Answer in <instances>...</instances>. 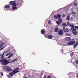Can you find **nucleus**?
<instances>
[{
  "label": "nucleus",
  "instance_id": "423d86ee",
  "mask_svg": "<svg viewBox=\"0 0 78 78\" xmlns=\"http://www.w3.org/2000/svg\"><path fill=\"white\" fill-rule=\"evenodd\" d=\"M58 33L59 35H60V36H62V35L64 34V31H63V30H58Z\"/></svg>",
  "mask_w": 78,
  "mask_h": 78
},
{
  "label": "nucleus",
  "instance_id": "f8f14e48",
  "mask_svg": "<svg viewBox=\"0 0 78 78\" xmlns=\"http://www.w3.org/2000/svg\"><path fill=\"white\" fill-rule=\"evenodd\" d=\"M56 23H57V25H59L61 24V23H62L61 22H60V21H56Z\"/></svg>",
  "mask_w": 78,
  "mask_h": 78
},
{
  "label": "nucleus",
  "instance_id": "f704fd0d",
  "mask_svg": "<svg viewBox=\"0 0 78 78\" xmlns=\"http://www.w3.org/2000/svg\"><path fill=\"white\" fill-rule=\"evenodd\" d=\"M7 77H8V78H10V76H9V75H8L7 76Z\"/></svg>",
  "mask_w": 78,
  "mask_h": 78
},
{
  "label": "nucleus",
  "instance_id": "c85d7f7f",
  "mask_svg": "<svg viewBox=\"0 0 78 78\" xmlns=\"http://www.w3.org/2000/svg\"><path fill=\"white\" fill-rule=\"evenodd\" d=\"M1 76H3V72H1Z\"/></svg>",
  "mask_w": 78,
  "mask_h": 78
},
{
  "label": "nucleus",
  "instance_id": "a211bd4d",
  "mask_svg": "<svg viewBox=\"0 0 78 78\" xmlns=\"http://www.w3.org/2000/svg\"><path fill=\"white\" fill-rule=\"evenodd\" d=\"M72 33L74 35H76L77 34V31H75L74 32H72Z\"/></svg>",
  "mask_w": 78,
  "mask_h": 78
},
{
  "label": "nucleus",
  "instance_id": "9d476101",
  "mask_svg": "<svg viewBox=\"0 0 78 78\" xmlns=\"http://www.w3.org/2000/svg\"><path fill=\"white\" fill-rule=\"evenodd\" d=\"M8 52V51H6L4 52V53L3 54L2 56H1V58L2 59V58H4L3 55H4V54H5V53H7Z\"/></svg>",
  "mask_w": 78,
  "mask_h": 78
},
{
  "label": "nucleus",
  "instance_id": "2eb2a0df",
  "mask_svg": "<svg viewBox=\"0 0 78 78\" xmlns=\"http://www.w3.org/2000/svg\"><path fill=\"white\" fill-rule=\"evenodd\" d=\"M71 30L73 31L72 32H74V31H76V28H74V27L73 28H72Z\"/></svg>",
  "mask_w": 78,
  "mask_h": 78
},
{
  "label": "nucleus",
  "instance_id": "393cba45",
  "mask_svg": "<svg viewBox=\"0 0 78 78\" xmlns=\"http://www.w3.org/2000/svg\"><path fill=\"white\" fill-rule=\"evenodd\" d=\"M67 25L68 26H70V25L71 24H70V23L69 22H68L67 23Z\"/></svg>",
  "mask_w": 78,
  "mask_h": 78
},
{
  "label": "nucleus",
  "instance_id": "9b49d317",
  "mask_svg": "<svg viewBox=\"0 0 78 78\" xmlns=\"http://www.w3.org/2000/svg\"><path fill=\"white\" fill-rule=\"evenodd\" d=\"M4 8H6L7 9H8L10 8V6L9 5H5V6L4 7Z\"/></svg>",
  "mask_w": 78,
  "mask_h": 78
},
{
  "label": "nucleus",
  "instance_id": "f03ea898",
  "mask_svg": "<svg viewBox=\"0 0 78 78\" xmlns=\"http://www.w3.org/2000/svg\"><path fill=\"white\" fill-rule=\"evenodd\" d=\"M19 68H16L14 70H13L12 72L10 73L9 75L11 76H12L16 74V73H18V72H19Z\"/></svg>",
  "mask_w": 78,
  "mask_h": 78
},
{
  "label": "nucleus",
  "instance_id": "7c9ffc66",
  "mask_svg": "<svg viewBox=\"0 0 78 78\" xmlns=\"http://www.w3.org/2000/svg\"><path fill=\"white\" fill-rule=\"evenodd\" d=\"M48 24H50L51 23V21H49L48 22Z\"/></svg>",
  "mask_w": 78,
  "mask_h": 78
},
{
  "label": "nucleus",
  "instance_id": "dca6fc26",
  "mask_svg": "<svg viewBox=\"0 0 78 78\" xmlns=\"http://www.w3.org/2000/svg\"><path fill=\"white\" fill-rule=\"evenodd\" d=\"M41 34H44L45 33V31L44 30L42 29L41 30Z\"/></svg>",
  "mask_w": 78,
  "mask_h": 78
},
{
  "label": "nucleus",
  "instance_id": "e433bc0d",
  "mask_svg": "<svg viewBox=\"0 0 78 78\" xmlns=\"http://www.w3.org/2000/svg\"><path fill=\"white\" fill-rule=\"evenodd\" d=\"M11 57L9 55V56L8 58H11Z\"/></svg>",
  "mask_w": 78,
  "mask_h": 78
},
{
  "label": "nucleus",
  "instance_id": "1a4fd4ad",
  "mask_svg": "<svg viewBox=\"0 0 78 78\" xmlns=\"http://www.w3.org/2000/svg\"><path fill=\"white\" fill-rule=\"evenodd\" d=\"M65 40L66 41H71V38L70 37H66L65 38Z\"/></svg>",
  "mask_w": 78,
  "mask_h": 78
},
{
  "label": "nucleus",
  "instance_id": "4c0bfd02",
  "mask_svg": "<svg viewBox=\"0 0 78 78\" xmlns=\"http://www.w3.org/2000/svg\"><path fill=\"white\" fill-rule=\"evenodd\" d=\"M76 63H78V60H77L76 61Z\"/></svg>",
  "mask_w": 78,
  "mask_h": 78
},
{
  "label": "nucleus",
  "instance_id": "bb28decb",
  "mask_svg": "<svg viewBox=\"0 0 78 78\" xmlns=\"http://www.w3.org/2000/svg\"><path fill=\"white\" fill-rule=\"evenodd\" d=\"M17 59H15L14 60H12V62H14L15 61H17Z\"/></svg>",
  "mask_w": 78,
  "mask_h": 78
},
{
  "label": "nucleus",
  "instance_id": "c756f323",
  "mask_svg": "<svg viewBox=\"0 0 78 78\" xmlns=\"http://www.w3.org/2000/svg\"><path fill=\"white\" fill-rule=\"evenodd\" d=\"M10 54V53H9L6 55L5 56H8Z\"/></svg>",
  "mask_w": 78,
  "mask_h": 78
},
{
  "label": "nucleus",
  "instance_id": "ddd939ff",
  "mask_svg": "<svg viewBox=\"0 0 78 78\" xmlns=\"http://www.w3.org/2000/svg\"><path fill=\"white\" fill-rule=\"evenodd\" d=\"M58 30H59V28H58V27H56L55 28V32H58Z\"/></svg>",
  "mask_w": 78,
  "mask_h": 78
},
{
  "label": "nucleus",
  "instance_id": "79ce46f5",
  "mask_svg": "<svg viewBox=\"0 0 78 78\" xmlns=\"http://www.w3.org/2000/svg\"><path fill=\"white\" fill-rule=\"evenodd\" d=\"M76 28H77V29H78V27H77Z\"/></svg>",
  "mask_w": 78,
  "mask_h": 78
},
{
  "label": "nucleus",
  "instance_id": "aec40b11",
  "mask_svg": "<svg viewBox=\"0 0 78 78\" xmlns=\"http://www.w3.org/2000/svg\"><path fill=\"white\" fill-rule=\"evenodd\" d=\"M66 36H71V35L70 34L68 33H66L65 34Z\"/></svg>",
  "mask_w": 78,
  "mask_h": 78
},
{
  "label": "nucleus",
  "instance_id": "7ed1b4c3",
  "mask_svg": "<svg viewBox=\"0 0 78 78\" xmlns=\"http://www.w3.org/2000/svg\"><path fill=\"white\" fill-rule=\"evenodd\" d=\"M0 62H2V64H3L4 66H6V65H7L8 64L10 63V62H9V61H8L7 59L5 60V59L0 60Z\"/></svg>",
  "mask_w": 78,
  "mask_h": 78
},
{
  "label": "nucleus",
  "instance_id": "49530a36",
  "mask_svg": "<svg viewBox=\"0 0 78 78\" xmlns=\"http://www.w3.org/2000/svg\"><path fill=\"white\" fill-rule=\"evenodd\" d=\"M77 19H78V18H77Z\"/></svg>",
  "mask_w": 78,
  "mask_h": 78
},
{
  "label": "nucleus",
  "instance_id": "f257e3e1",
  "mask_svg": "<svg viewBox=\"0 0 78 78\" xmlns=\"http://www.w3.org/2000/svg\"><path fill=\"white\" fill-rule=\"evenodd\" d=\"M75 41H72L68 43L67 44L69 45H73V44H74L73 46L74 48L75 49L78 45V41L76 42L75 44Z\"/></svg>",
  "mask_w": 78,
  "mask_h": 78
},
{
  "label": "nucleus",
  "instance_id": "473e14b6",
  "mask_svg": "<svg viewBox=\"0 0 78 78\" xmlns=\"http://www.w3.org/2000/svg\"><path fill=\"white\" fill-rule=\"evenodd\" d=\"M77 5V3H75L74 4V6H76Z\"/></svg>",
  "mask_w": 78,
  "mask_h": 78
},
{
  "label": "nucleus",
  "instance_id": "412c9836",
  "mask_svg": "<svg viewBox=\"0 0 78 78\" xmlns=\"http://www.w3.org/2000/svg\"><path fill=\"white\" fill-rule=\"evenodd\" d=\"M70 19V16H68L66 18L67 20H69Z\"/></svg>",
  "mask_w": 78,
  "mask_h": 78
},
{
  "label": "nucleus",
  "instance_id": "b1692460",
  "mask_svg": "<svg viewBox=\"0 0 78 78\" xmlns=\"http://www.w3.org/2000/svg\"><path fill=\"white\" fill-rule=\"evenodd\" d=\"M70 26L71 27H72V28H74V25H73L71 24Z\"/></svg>",
  "mask_w": 78,
  "mask_h": 78
},
{
  "label": "nucleus",
  "instance_id": "6e6552de",
  "mask_svg": "<svg viewBox=\"0 0 78 78\" xmlns=\"http://www.w3.org/2000/svg\"><path fill=\"white\" fill-rule=\"evenodd\" d=\"M63 30L64 32L65 33H67V32H69V30L67 28H66L65 27H63Z\"/></svg>",
  "mask_w": 78,
  "mask_h": 78
},
{
  "label": "nucleus",
  "instance_id": "5701e85b",
  "mask_svg": "<svg viewBox=\"0 0 78 78\" xmlns=\"http://www.w3.org/2000/svg\"><path fill=\"white\" fill-rule=\"evenodd\" d=\"M58 21L59 22H61L62 23V19L61 18H60L58 19Z\"/></svg>",
  "mask_w": 78,
  "mask_h": 78
},
{
  "label": "nucleus",
  "instance_id": "6ab92c4d",
  "mask_svg": "<svg viewBox=\"0 0 78 78\" xmlns=\"http://www.w3.org/2000/svg\"><path fill=\"white\" fill-rule=\"evenodd\" d=\"M62 26H63V27H67V24L66 23H63L62 24Z\"/></svg>",
  "mask_w": 78,
  "mask_h": 78
},
{
  "label": "nucleus",
  "instance_id": "2f4dec72",
  "mask_svg": "<svg viewBox=\"0 0 78 78\" xmlns=\"http://www.w3.org/2000/svg\"><path fill=\"white\" fill-rule=\"evenodd\" d=\"M10 56L11 57H12V56H13V54H11L10 55Z\"/></svg>",
  "mask_w": 78,
  "mask_h": 78
},
{
  "label": "nucleus",
  "instance_id": "f3484780",
  "mask_svg": "<svg viewBox=\"0 0 78 78\" xmlns=\"http://www.w3.org/2000/svg\"><path fill=\"white\" fill-rule=\"evenodd\" d=\"M4 43H2L1 44H0V48H1L3 46V45H4Z\"/></svg>",
  "mask_w": 78,
  "mask_h": 78
},
{
  "label": "nucleus",
  "instance_id": "a18cd8bd",
  "mask_svg": "<svg viewBox=\"0 0 78 78\" xmlns=\"http://www.w3.org/2000/svg\"><path fill=\"white\" fill-rule=\"evenodd\" d=\"M77 78H78V75L77 76Z\"/></svg>",
  "mask_w": 78,
  "mask_h": 78
},
{
  "label": "nucleus",
  "instance_id": "0eeeda50",
  "mask_svg": "<svg viewBox=\"0 0 78 78\" xmlns=\"http://www.w3.org/2000/svg\"><path fill=\"white\" fill-rule=\"evenodd\" d=\"M61 17V15L60 14H57V16L54 15V17L55 18V19H58V18H60Z\"/></svg>",
  "mask_w": 78,
  "mask_h": 78
},
{
  "label": "nucleus",
  "instance_id": "72a5a7b5",
  "mask_svg": "<svg viewBox=\"0 0 78 78\" xmlns=\"http://www.w3.org/2000/svg\"><path fill=\"white\" fill-rule=\"evenodd\" d=\"M47 78H51V76H48Z\"/></svg>",
  "mask_w": 78,
  "mask_h": 78
},
{
  "label": "nucleus",
  "instance_id": "a19ab883",
  "mask_svg": "<svg viewBox=\"0 0 78 78\" xmlns=\"http://www.w3.org/2000/svg\"><path fill=\"white\" fill-rule=\"evenodd\" d=\"M73 14H75V12H73Z\"/></svg>",
  "mask_w": 78,
  "mask_h": 78
},
{
  "label": "nucleus",
  "instance_id": "37998d69",
  "mask_svg": "<svg viewBox=\"0 0 78 78\" xmlns=\"http://www.w3.org/2000/svg\"><path fill=\"white\" fill-rule=\"evenodd\" d=\"M1 56V54L0 53V56Z\"/></svg>",
  "mask_w": 78,
  "mask_h": 78
},
{
  "label": "nucleus",
  "instance_id": "58836bf2",
  "mask_svg": "<svg viewBox=\"0 0 78 78\" xmlns=\"http://www.w3.org/2000/svg\"><path fill=\"white\" fill-rule=\"evenodd\" d=\"M44 78H47V77H46L45 76H44Z\"/></svg>",
  "mask_w": 78,
  "mask_h": 78
},
{
  "label": "nucleus",
  "instance_id": "20e7f679",
  "mask_svg": "<svg viewBox=\"0 0 78 78\" xmlns=\"http://www.w3.org/2000/svg\"><path fill=\"white\" fill-rule=\"evenodd\" d=\"M3 70H6L7 72H11V71H12V69H11V67L8 66H4L3 68Z\"/></svg>",
  "mask_w": 78,
  "mask_h": 78
},
{
  "label": "nucleus",
  "instance_id": "c9c22d12",
  "mask_svg": "<svg viewBox=\"0 0 78 78\" xmlns=\"http://www.w3.org/2000/svg\"><path fill=\"white\" fill-rule=\"evenodd\" d=\"M1 48V49H0V50H2V49H3V48Z\"/></svg>",
  "mask_w": 78,
  "mask_h": 78
},
{
  "label": "nucleus",
  "instance_id": "a878e982",
  "mask_svg": "<svg viewBox=\"0 0 78 78\" xmlns=\"http://www.w3.org/2000/svg\"><path fill=\"white\" fill-rule=\"evenodd\" d=\"M12 3H16V1H11L9 2L10 4Z\"/></svg>",
  "mask_w": 78,
  "mask_h": 78
},
{
  "label": "nucleus",
  "instance_id": "cd10ccee",
  "mask_svg": "<svg viewBox=\"0 0 78 78\" xmlns=\"http://www.w3.org/2000/svg\"><path fill=\"white\" fill-rule=\"evenodd\" d=\"M66 14H64L62 15V17H66Z\"/></svg>",
  "mask_w": 78,
  "mask_h": 78
},
{
  "label": "nucleus",
  "instance_id": "4468645a",
  "mask_svg": "<svg viewBox=\"0 0 78 78\" xmlns=\"http://www.w3.org/2000/svg\"><path fill=\"white\" fill-rule=\"evenodd\" d=\"M48 39H51L53 38V36L52 35H49L47 37Z\"/></svg>",
  "mask_w": 78,
  "mask_h": 78
},
{
  "label": "nucleus",
  "instance_id": "39448f33",
  "mask_svg": "<svg viewBox=\"0 0 78 78\" xmlns=\"http://www.w3.org/2000/svg\"><path fill=\"white\" fill-rule=\"evenodd\" d=\"M17 4L16 3H12V4H10L9 5H12V9H17V5H16Z\"/></svg>",
  "mask_w": 78,
  "mask_h": 78
},
{
  "label": "nucleus",
  "instance_id": "4be33fe9",
  "mask_svg": "<svg viewBox=\"0 0 78 78\" xmlns=\"http://www.w3.org/2000/svg\"><path fill=\"white\" fill-rule=\"evenodd\" d=\"M73 52H70V55L71 56H73Z\"/></svg>",
  "mask_w": 78,
  "mask_h": 78
},
{
  "label": "nucleus",
  "instance_id": "ea45409f",
  "mask_svg": "<svg viewBox=\"0 0 78 78\" xmlns=\"http://www.w3.org/2000/svg\"><path fill=\"white\" fill-rule=\"evenodd\" d=\"M23 78H27V77H23Z\"/></svg>",
  "mask_w": 78,
  "mask_h": 78
},
{
  "label": "nucleus",
  "instance_id": "c03bdc74",
  "mask_svg": "<svg viewBox=\"0 0 78 78\" xmlns=\"http://www.w3.org/2000/svg\"><path fill=\"white\" fill-rule=\"evenodd\" d=\"M73 40H75V39H73L72 40V41H73Z\"/></svg>",
  "mask_w": 78,
  "mask_h": 78
}]
</instances>
